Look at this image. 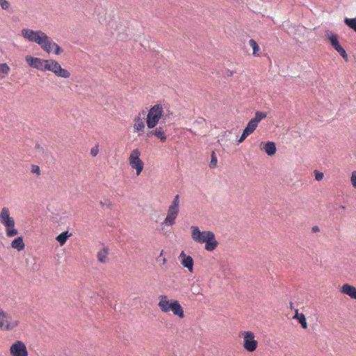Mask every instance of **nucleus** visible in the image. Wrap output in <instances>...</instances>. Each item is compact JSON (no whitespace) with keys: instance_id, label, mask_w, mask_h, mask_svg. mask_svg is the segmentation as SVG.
Wrapping results in <instances>:
<instances>
[{"instance_id":"1","label":"nucleus","mask_w":356,"mask_h":356,"mask_svg":"<svg viewBox=\"0 0 356 356\" xmlns=\"http://www.w3.org/2000/svg\"><path fill=\"white\" fill-rule=\"evenodd\" d=\"M159 307L163 312L172 311L173 314L180 318L184 317V312L179 302L177 300H168L166 296H160Z\"/></svg>"},{"instance_id":"2","label":"nucleus","mask_w":356,"mask_h":356,"mask_svg":"<svg viewBox=\"0 0 356 356\" xmlns=\"http://www.w3.org/2000/svg\"><path fill=\"white\" fill-rule=\"evenodd\" d=\"M0 222L5 227L6 234L8 237H13L19 234V231L15 227V220L10 216V211L7 207H3L1 209Z\"/></svg>"},{"instance_id":"3","label":"nucleus","mask_w":356,"mask_h":356,"mask_svg":"<svg viewBox=\"0 0 356 356\" xmlns=\"http://www.w3.org/2000/svg\"><path fill=\"white\" fill-rule=\"evenodd\" d=\"M180 199L177 194L175 196L171 204L169 206L167 216L161 222V226L172 227L175 224L176 218L179 213Z\"/></svg>"},{"instance_id":"4","label":"nucleus","mask_w":356,"mask_h":356,"mask_svg":"<svg viewBox=\"0 0 356 356\" xmlns=\"http://www.w3.org/2000/svg\"><path fill=\"white\" fill-rule=\"evenodd\" d=\"M22 35L29 42H35L41 48L44 45L45 42L48 40V35L40 30L34 31L29 29H23L21 31Z\"/></svg>"},{"instance_id":"5","label":"nucleus","mask_w":356,"mask_h":356,"mask_svg":"<svg viewBox=\"0 0 356 356\" xmlns=\"http://www.w3.org/2000/svg\"><path fill=\"white\" fill-rule=\"evenodd\" d=\"M163 114V107L160 104L153 106L147 115V126L149 129H154L158 124Z\"/></svg>"},{"instance_id":"6","label":"nucleus","mask_w":356,"mask_h":356,"mask_svg":"<svg viewBox=\"0 0 356 356\" xmlns=\"http://www.w3.org/2000/svg\"><path fill=\"white\" fill-rule=\"evenodd\" d=\"M25 60L30 67L42 72L49 71L51 66V60L26 56Z\"/></svg>"},{"instance_id":"7","label":"nucleus","mask_w":356,"mask_h":356,"mask_svg":"<svg viewBox=\"0 0 356 356\" xmlns=\"http://www.w3.org/2000/svg\"><path fill=\"white\" fill-rule=\"evenodd\" d=\"M140 152L138 149H134L129 156L131 167L136 170V175H139L143 170L144 164L140 159Z\"/></svg>"},{"instance_id":"8","label":"nucleus","mask_w":356,"mask_h":356,"mask_svg":"<svg viewBox=\"0 0 356 356\" xmlns=\"http://www.w3.org/2000/svg\"><path fill=\"white\" fill-rule=\"evenodd\" d=\"M242 335L243 336L244 348L249 352L254 351L257 348L258 343L254 339V333L250 331H245L242 332Z\"/></svg>"},{"instance_id":"9","label":"nucleus","mask_w":356,"mask_h":356,"mask_svg":"<svg viewBox=\"0 0 356 356\" xmlns=\"http://www.w3.org/2000/svg\"><path fill=\"white\" fill-rule=\"evenodd\" d=\"M10 353L12 356H29V353L24 343L17 341L10 347Z\"/></svg>"},{"instance_id":"10","label":"nucleus","mask_w":356,"mask_h":356,"mask_svg":"<svg viewBox=\"0 0 356 356\" xmlns=\"http://www.w3.org/2000/svg\"><path fill=\"white\" fill-rule=\"evenodd\" d=\"M50 72L54 73L58 77L70 78V72L61 67L60 64L56 60L51 59V66L49 68Z\"/></svg>"},{"instance_id":"11","label":"nucleus","mask_w":356,"mask_h":356,"mask_svg":"<svg viewBox=\"0 0 356 356\" xmlns=\"http://www.w3.org/2000/svg\"><path fill=\"white\" fill-rule=\"evenodd\" d=\"M44 45L46 47L43 46L42 49L48 54L54 52V54L59 55L63 51V49L49 36H48V40L45 42Z\"/></svg>"},{"instance_id":"12","label":"nucleus","mask_w":356,"mask_h":356,"mask_svg":"<svg viewBox=\"0 0 356 356\" xmlns=\"http://www.w3.org/2000/svg\"><path fill=\"white\" fill-rule=\"evenodd\" d=\"M18 325L17 321L8 322L6 312L0 309V328L4 330H13Z\"/></svg>"},{"instance_id":"13","label":"nucleus","mask_w":356,"mask_h":356,"mask_svg":"<svg viewBox=\"0 0 356 356\" xmlns=\"http://www.w3.org/2000/svg\"><path fill=\"white\" fill-rule=\"evenodd\" d=\"M145 115V111H142L138 113V115L134 118V131L138 132V136H141V132H143L145 129V122H143V118Z\"/></svg>"},{"instance_id":"14","label":"nucleus","mask_w":356,"mask_h":356,"mask_svg":"<svg viewBox=\"0 0 356 356\" xmlns=\"http://www.w3.org/2000/svg\"><path fill=\"white\" fill-rule=\"evenodd\" d=\"M179 259L184 267L186 268L190 272L193 271L194 261L191 256L186 255L184 251H182L179 254Z\"/></svg>"},{"instance_id":"15","label":"nucleus","mask_w":356,"mask_h":356,"mask_svg":"<svg viewBox=\"0 0 356 356\" xmlns=\"http://www.w3.org/2000/svg\"><path fill=\"white\" fill-rule=\"evenodd\" d=\"M205 239V249L208 251L214 250L216 248L218 243L216 239L214 233L212 232L211 234H208Z\"/></svg>"},{"instance_id":"16","label":"nucleus","mask_w":356,"mask_h":356,"mask_svg":"<svg viewBox=\"0 0 356 356\" xmlns=\"http://www.w3.org/2000/svg\"><path fill=\"white\" fill-rule=\"evenodd\" d=\"M325 37L329 40L330 44L334 49L341 46L338 36L335 33L330 30H326L325 32Z\"/></svg>"},{"instance_id":"17","label":"nucleus","mask_w":356,"mask_h":356,"mask_svg":"<svg viewBox=\"0 0 356 356\" xmlns=\"http://www.w3.org/2000/svg\"><path fill=\"white\" fill-rule=\"evenodd\" d=\"M263 145H264V146L261 147V149L264 150L268 156H272L275 155L277 151V147L274 142L268 141L265 144L261 142L260 145L262 146Z\"/></svg>"},{"instance_id":"18","label":"nucleus","mask_w":356,"mask_h":356,"mask_svg":"<svg viewBox=\"0 0 356 356\" xmlns=\"http://www.w3.org/2000/svg\"><path fill=\"white\" fill-rule=\"evenodd\" d=\"M341 292L356 300V287L354 286L349 284H344L341 286Z\"/></svg>"},{"instance_id":"19","label":"nucleus","mask_w":356,"mask_h":356,"mask_svg":"<svg viewBox=\"0 0 356 356\" xmlns=\"http://www.w3.org/2000/svg\"><path fill=\"white\" fill-rule=\"evenodd\" d=\"M191 229L192 238L197 243H204L206 238H200L202 232L200 230L199 227L197 226H192Z\"/></svg>"},{"instance_id":"20","label":"nucleus","mask_w":356,"mask_h":356,"mask_svg":"<svg viewBox=\"0 0 356 356\" xmlns=\"http://www.w3.org/2000/svg\"><path fill=\"white\" fill-rule=\"evenodd\" d=\"M154 136L160 140L161 142L165 143L167 140V136L163 130V126H159L154 130Z\"/></svg>"},{"instance_id":"21","label":"nucleus","mask_w":356,"mask_h":356,"mask_svg":"<svg viewBox=\"0 0 356 356\" xmlns=\"http://www.w3.org/2000/svg\"><path fill=\"white\" fill-rule=\"evenodd\" d=\"M11 247L13 249H16L18 251H21L24 249L25 245L23 241L22 236H19L14 238L11 242Z\"/></svg>"},{"instance_id":"22","label":"nucleus","mask_w":356,"mask_h":356,"mask_svg":"<svg viewBox=\"0 0 356 356\" xmlns=\"http://www.w3.org/2000/svg\"><path fill=\"white\" fill-rule=\"evenodd\" d=\"M108 254V248L107 247H104L97 254V260L100 263H103V264L106 263Z\"/></svg>"},{"instance_id":"23","label":"nucleus","mask_w":356,"mask_h":356,"mask_svg":"<svg viewBox=\"0 0 356 356\" xmlns=\"http://www.w3.org/2000/svg\"><path fill=\"white\" fill-rule=\"evenodd\" d=\"M71 235H72V234H70L68 232V231H65V232H63L60 233V234H58L56 236V239L59 243V244L60 245H63L66 243L67 238Z\"/></svg>"},{"instance_id":"24","label":"nucleus","mask_w":356,"mask_h":356,"mask_svg":"<svg viewBox=\"0 0 356 356\" xmlns=\"http://www.w3.org/2000/svg\"><path fill=\"white\" fill-rule=\"evenodd\" d=\"M10 67L7 63H0V79H4L10 72Z\"/></svg>"},{"instance_id":"25","label":"nucleus","mask_w":356,"mask_h":356,"mask_svg":"<svg viewBox=\"0 0 356 356\" xmlns=\"http://www.w3.org/2000/svg\"><path fill=\"white\" fill-rule=\"evenodd\" d=\"M294 318L298 321L299 323L302 325V328H307V320L305 315L302 313L299 314L298 313V311H296V314Z\"/></svg>"},{"instance_id":"26","label":"nucleus","mask_w":356,"mask_h":356,"mask_svg":"<svg viewBox=\"0 0 356 356\" xmlns=\"http://www.w3.org/2000/svg\"><path fill=\"white\" fill-rule=\"evenodd\" d=\"M258 123H257L252 118L248 122L246 127L244 129L248 133L251 134L257 129Z\"/></svg>"},{"instance_id":"27","label":"nucleus","mask_w":356,"mask_h":356,"mask_svg":"<svg viewBox=\"0 0 356 356\" xmlns=\"http://www.w3.org/2000/svg\"><path fill=\"white\" fill-rule=\"evenodd\" d=\"M344 23L351 29L356 32V17L355 18H345Z\"/></svg>"},{"instance_id":"28","label":"nucleus","mask_w":356,"mask_h":356,"mask_svg":"<svg viewBox=\"0 0 356 356\" xmlns=\"http://www.w3.org/2000/svg\"><path fill=\"white\" fill-rule=\"evenodd\" d=\"M267 116V113L266 112H262V111H257L255 113V116L254 118H253L252 119L257 122L259 124V122L266 118Z\"/></svg>"},{"instance_id":"29","label":"nucleus","mask_w":356,"mask_h":356,"mask_svg":"<svg viewBox=\"0 0 356 356\" xmlns=\"http://www.w3.org/2000/svg\"><path fill=\"white\" fill-rule=\"evenodd\" d=\"M249 44L253 49V55L258 56V51H259L260 49L257 42L253 39H250L249 41Z\"/></svg>"},{"instance_id":"30","label":"nucleus","mask_w":356,"mask_h":356,"mask_svg":"<svg viewBox=\"0 0 356 356\" xmlns=\"http://www.w3.org/2000/svg\"><path fill=\"white\" fill-rule=\"evenodd\" d=\"M339 54V55L346 60V61H348V54L346 51V50L341 47H339L338 48H337L335 49Z\"/></svg>"},{"instance_id":"31","label":"nucleus","mask_w":356,"mask_h":356,"mask_svg":"<svg viewBox=\"0 0 356 356\" xmlns=\"http://www.w3.org/2000/svg\"><path fill=\"white\" fill-rule=\"evenodd\" d=\"M217 164V157L216 155V153L214 152H212L211 156V161L209 163V167L211 168H214L216 166Z\"/></svg>"},{"instance_id":"32","label":"nucleus","mask_w":356,"mask_h":356,"mask_svg":"<svg viewBox=\"0 0 356 356\" xmlns=\"http://www.w3.org/2000/svg\"><path fill=\"white\" fill-rule=\"evenodd\" d=\"M0 6L3 10H8L10 9V3L6 0H0Z\"/></svg>"},{"instance_id":"33","label":"nucleus","mask_w":356,"mask_h":356,"mask_svg":"<svg viewBox=\"0 0 356 356\" xmlns=\"http://www.w3.org/2000/svg\"><path fill=\"white\" fill-rule=\"evenodd\" d=\"M250 135L249 133H248L246 131H245L243 129V133L241 136V137L239 138V139L238 140V143H241L242 142H243L245 140V139L249 136Z\"/></svg>"},{"instance_id":"34","label":"nucleus","mask_w":356,"mask_h":356,"mask_svg":"<svg viewBox=\"0 0 356 356\" xmlns=\"http://www.w3.org/2000/svg\"><path fill=\"white\" fill-rule=\"evenodd\" d=\"M315 179L317 181H321L323 178V173L318 170H314Z\"/></svg>"},{"instance_id":"35","label":"nucleus","mask_w":356,"mask_h":356,"mask_svg":"<svg viewBox=\"0 0 356 356\" xmlns=\"http://www.w3.org/2000/svg\"><path fill=\"white\" fill-rule=\"evenodd\" d=\"M350 181L353 186L356 188V171H353L351 174Z\"/></svg>"},{"instance_id":"36","label":"nucleus","mask_w":356,"mask_h":356,"mask_svg":"<svg viewBox=\"0 0 356 356\" xmlns=\"http://www.w3.org/2000/svg\"><path fill=\"white\" fill-rule=\"evenodd\" d=\"M98 152H99L98 145H96L91 149L90 154H92V156H97Z\"/></svg>"},{"instance_id":"37","label":"nucleus","mask_w":356,"mask_h":356,"mask_svg":"<svg viewBox=\"0 0 356 356\" xmlns=\"http://www.w3.org/2000/svg\"><path fill=\"white\" fill-rule=\"evenodd\" d=\"M31 172L33 173H36L38 175H40V168L38 165H32L31 166Z\"/></svg>"},{"instance_id":"38","label":"nucleus","mask_w":356,"mask_h":356,"mask_svg":"<svg viewBox=\"0 0 356 356\" xmlns=\"http://www.w3.org/2000/svg\"><path fill=\"white\" fill-rule=\"evenodd\" d=\"M100 204L104 207V205H106L107 207H110L112 206L111 202L109 201V200L106 199L105 200L104 202L103 201H101L100 202Z\"/></svg>"},{"instance_id":"39","label":"nucleus","mask_w":356,"mask_h":356,"mask_svg":"<svg viewBox=\"0 0 356 356\" xmlns=\"http://www.w3.org/2000/svg\"><path fill=\"white\" fill-rule=\"evenodd\" d=\"M211 232H212L211 231L202 232V234H200V238H207V236L208 235V234H211Z\"/></svg>"},{"instance_id":"40","label":"nucleus","mask_w":356,"mask_h":356,"mask_svg":"<svg viewBox=\"0 0 356 356\" xmlns=\"http://www.w3.org/2000/svg\"><path fill=\"white\" fill-rule=\"evenodd\" d=\"M145 136L146 138H151L152 136H154V130H151V131H147L146 134H145Z\"/></svg>"},{"instance_id":"41","label":"nucleus","mask_w":356,"mask_h":356,"mask_svg":"<svg viewBox=\"0 0 356 356\" xmlns=\"http://www.w3.org/2000/svg\"><path fill=\"white\" fill-rule=\"evenodd\" d=\"M312 232H314V233L319 232V231H320L319 227H318V226H314V227L312 228Z\"/></svg>"},{"instance_id":"42","label":"nucleus","mask_w":356,"mask_h":356,"mask_svg":"<svg viewBox=\"0 0 356 356\" xmlns=\"http://www.w3.org/2000/svg\"><path fill=\"white\" fill-rule=\"evenodd\" d=\"M166 261H167V260H166V259H165V258H164V259H163V264H165L166 263Z\"/></svg>"},{"instance_id":"43","label":"nucleus","mask_w":356,"mask_h":356,"mask_svg":"<svg viewBox=\"0 0 356 356\" xmlns=\"http://www.w3.org/2000/svg\"><path fill=\"white\" fill-rule=\"evenodd\" d=\"M340 208H341V209H346V207H345V206H343V205H341V206L340 207Z\"/></svg>"},{"instance_id":"44","label":"nucleus","mask_w":356,"mask_h":356,"mask_svg":"<svg viewBox=\"0 0 356 356\" xmlns=\"http://www.w3.org/2000/svg\"><path fill=\"white\" fill-rule=\"evenodd\" d=\"M233 75V72H231L230 73H229L228 76H232Z\"/></svg>"},{"instance_id":"45","label":"nucleus","mask_w":356,"mask_h":356,"mask_svg":"<svg viewBox=\"0 0 356 356\" xmlns=\"http://www.w3.org/2000/svg\"><path fill=\"white\" fill-rule=\"evenodd\" d=\"M35 147H36V148H39V147H40L39 144H38V143H37V144H36V145H35Z\"/></svg>"}]
</instances>
